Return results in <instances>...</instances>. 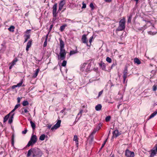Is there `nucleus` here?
<instances>
[{"mask_svg": "<svg viewBox=\"0 0 157 157\" xmlns=\"http://www.w3.org/2000/svg\"><path fill=\"white\" fill-rule=\"evenodd\" d=\"M113 65H114V64H113L112 65V67H113Z\"/></svg>", "mask_w": 157, "mask_h": 157, "instance_id": "64", "label": "nucleus"}, {"mask_svg": "<svg viewBox=\"0 0 157 157\" xmlns=\"http://www.w3.org/2000/svg\"><path fill=\"white\" fill-rule=\"evenodd\" d=\"M91 63H85L81 65L80 70L84 72H88L90 71Z\"/></svg>", "mask_w": 157, "mask_h": 157, "instance_id": "3", "label": "nucleus"}, {"mask_svg": "<svg viewBox=\"0 0 157 157\" xmlns=\"http://www.w3.org/2000/svg\"><path fill=\"white\" fill-rule=\"evenodd\" d=\"M102 126V124L101 123H99L98 124V126L96 128H97L98 130H99L101 128Z\"/></svg>", "mask_w": 157, "mask_h": 157, "instance_id": "39", "label": "nucleus"}, {"mask_svg": "<svg viewBox=\"0 0 157 157\" xmlns=\"http://www.w3.org/2000/svg\"><path fill=\"white\" fill-rule=\"evenodd\" d=\"M113 137H117L121 135L120 133L119 132L118 130L117 129L113 132Z\"/></svg>", "mask_w": 157, "mask_h": 157, "instance_id": "12", "label": "nucleus"}, {"mask_svg": "<svg viewBox=\"0 0 157 157\" xmlns=\"http://www.w3.org/2000/svg\"><path fill=\"white\" fill-rule=\"evenodd\" d=\"M119 105H118L117 106V108H118V109H119Z\"/></svg>", "mask_w": 157, "mask_h": 157, "instance_id": "62", "label": "nucleus"}, {"mask_svg": "<svg viewBox=\"0 0 157 157\" xmlns=\"http://www.w3.org/2000/svg\"><path fill=\"white\" fill-rule=\"evenodd\" d=\"M18 61V59L17 58H15L12 62L11 63H10V64H11L13 66L15 65L16 63Z\"/></svg>", "mask_w": 157, "mask_h": 157, "instance_id": "21", "label": "nucleus"}, {"mask_svg": "<svg viewBox=\"0 0 157 157\" xmlns=\"http://www.w3.org/2000/svg\"><path fill=\"white\" fill-rule=\"evenodd\" d=\"M78 52L77 50H72L71 51L70 53V56L74 55L76 53H77Z\"/></svg>", "mask_w": 157, "mask_h": 157, "instance_id": "30", "label": "nucleus"}, {"mask_svg": "<svg viewBox=\"0 0 157 157\" xmlns=\"http://www.w3.org/2000/svg\"><path fill=\"white\" fill-rule=\"evenodd\" d=\"M67 64V61L65 60H63L62 63L61 65L62 66L65 67Z\"/></svg>", "mask_w": 157, "mask_h": 157, "instance_id": "37", "label": "nucleus"}, {"mask_svg": "<svg viewBox=\"0 0 157 157\" xmlns=\"http://www.w3.org/2000/svg\"><path fill=\"white\" fill-rule=\"evenodd\" d=\"M45 135L44 134H42L41 135L39 138L40 140L43 141L45 139Z\"/></svg>", "mask_w": 157, "mask_h": 157, "instance_id": "32", "label": "nucleus"}, {"mask_svg": "<svg viewBox=\"0 0 157 157\" xmlns=\"http://www.w3.org/2000/svg\"><path fill=\"white\" fill-rule=\"evenodd\" d=\"M53 25H50V28H49L50 31L52 30V29L53 27Z\"/></svg>", "mask_w": 157, "mask_h": 157, "instance_id": "57", "label": "nucleus"}, {"mask_svg": "<svg viewBox=\"0 0 157 157\" xmlns=\"http://www.w3.org/2000/svg\"><path fill=\"white\" fill-rule=\"evenodd\" d=\"M82 9H85L86 7V5L83 2L82 3Z\"/></svg>", "mask_w": 157, "mask_h": 157, "instance_id": "44", "label": "nucleus"}, {"mask_svg": "<svg viewBox=\"0 0 157 157\" xmlns=\"http://www.w3.org/2000/svg\"><path fill=\"white\" fill-rule=\"evenodd\" d=\"M14 115V113H13L11 115L9 119L8 123H9L11 124L13 121V116Z\"/></svg>", "mask_w": 157, "mask_h": 157, "instance_id": "16", "label": "nucleus"}, {"mask_svg": "<svg viewBox=\"0 0 157 157\" xmlns=\"http://www.w3.org/2000/svg\"><path fill=\"white\" fill-rule=\"evenodd\" d=\"M20 106V104H17L14 107V109H17Z\"/></svg>", "mask_w": 157, "mask_h": 157, "instance_id": "48", "label": "nucleus"}, {"mask_svg": "<svg viewBox=\"0 0 157 157\" xmlns=\"http://www.w3.org/2000/svg\"><path fill=\"white\" fill-rule=\"evenodd\" d=\"M148 33L149 34L154 35L156 34V33L152 32L151 31H149L148 32Z\"/></svg>", "mask_w": 157, "mask_h": 157, "instance_id": "42", "label": "nucleus"}, {"mask_svg": "<svg viewBox=\"0 0 157 157\" xmlns=\"http://www.w3.org/2000/svg\"><path fill=\"white\" fill-rule=\"evenodd\" d=\"M99 65L101 67L102 70H105L106 65L104 63L102 62L99 64Z\"/></svg>", "mask_w": 157, "mask_h": 157, "instance_id": "24", "label": "nucleus"}, {"mask_svg": "<svg viewBox=\"0 0 157 157\" xmlns=\"http://www.w3.org/2000/svg\"><path fill=\"white\" fill-rule=\"evenodd\" d=\"M83 110H81L79 112L78 114L77 117L78 116H80L79 117V119L81 117L82 115V113Z\"/></svg>", "mask_w": 157, "mask_h": 157, "instance_id": "36", "label": "nucleus"}, {"mask_svg": "<svg viewBox=\"0 0 157 157\" xmlns=\"http://www.w3.org/2000/svg\"><path fill=\"white\" fill-rule=\"evenodd\" d=\"M157 114V109L154 113L151 114L149 117V119H151L154 117Z\"/></svg>", "mask_w": 157, "mask_h": 157, "instance_id": "19", "label": "nucleus"}, {"mask_svg": "<svg viewBox=\"0 0 157 157\" xmlns=\"http://www.w3.org/2000/svg\"><path fill=\"white\" fill-rule=\"evenodd\" d=\"M59 41L60 49L59 54H58V59L59 60H63L65 58L66 52L64 49V44L63 41L61 39L59 40Z\"/></svg>", "mask_w": 157, "mask_h": 157, "instance_id": "2", "label": "nucleus"}, {"mask_svg": "<svg viewBox=\"0 0 157 157\" xmlns=\"http://www.w3.org/2000/svg\"><path fill=\"white\" fill-rule=\"evenodd\" d=\"M32 41L31 40H29L28 41L27 43L26 47V50L27 52L29 50V48H30L32 45Z\"/></svg>", "mask_w": 157, "mask_h": 157, "instance_id": "14", "label": "nucleus"}, {"mask_svg": "<svg viewBox=\"0 0 157 157\" xmlns=\"http://www.w3.org/2000/svg\"><path fill=\"white\" fill-rule=\"evenodd\" d=\"M29 105V102L27 101H24L23 102L22 105L25 106Z\"/></svg>", "mask_w": 157, "mask_h": 157, "instance_id": "34", "label": "nucleus"}, {"mask_svg": "<svg viewBox=\"0 0 157 157\" xmlns=\"http://www.w3.org/2000/svg\"><path fill=\"white\" fill-rule=\"evenodd\" d=\"M23 83V80H21L20 82L18 83L17 85V87H20L22 86H24L25 85L24 84L23 86H22V84Z\"/></svg>", "mask_w": 157, "mask_h": 157, "instance_id": "28", "label": "nucleus"}, {"mask_svg": "<svg viewBox=\"0 0 157 157\" xmlns=\"http://www.w3.org/2000/svg\"><path fill=\"white\" fill-rule=\"evenodd\" d=\"M82 40L83 43L86 44L88 46V41L87 40L86 35V34H84L82 35Z\"/></svg>", "mask_w": 157, "mask_h": 157, "instance_id": "13", "label": "nucleus"}, {"mask_svg": "<svg viewBox=\"0 0 157 157\" xmlns=\"http://www.w3.org/2000/svg\"><path fill=\"white\" fill-rule=\"evenodd\" d=\"M30 35L29 34H26L24 36V37H25V40L24 41V42H26L27 40L29 39Z\"/></svg>", "mask_w": 157, "mask_h": 157, "instance_id": "27", "label": "nucleus"}, {"mask_svg": "<svg viewBox=\"0 0 157 157\" xmlns=\"http://www.w3.org/2000/svg\"><path fill=\"white\" fill-rule=\"evenodd\" d=\"M90 6L91 8V10H93L94 9V6L92 3H91L90 5Z\"/></svg>", "mask_w": 157, "mask_h": 157, "instance_id": "40", "label": "nucleus"}, {"mask_svg": "<svg viewBox=\"0 0 157 157\" xmlns=\"http://www.w3.org/2000/svg\"><path fill=\"white\" fill-rule=\"evenodd\" d=\"M110 116H108L106 117L105 118V121H106L107 122L110 121Z\"/></svg>", "mask_w": 157, "mask_h": 157, "instance_id": "43", "label": "nucleus"}, {"mask_svg": "<svg viewBox=\"0 0 157 157\" xmlns=\"http://www.w3.org/2000/svg\"><path fill=\"white\" fill-rule=\"evenodd\" d=\"M23 109H24V112L25 113H27L29 112L27 109L24 108H23Z\"/></svg>", "mask_w": 157, "mask_h": 157, "instance_id": "53", "label": "nucleus"}, {"mask_svg": "<svg viewBox=\"0 0 157 157\" xmlns=\"http://www.w3.org/2000/svg\"><path fill=\"white\" fill-rule=\"evenodd\" d=\"M31 30L30 29L27 30L26 31L25 33L27 34H29Z\"/></svg>", "mask_w": 157, "mask_h": 157, "instance_id": "52", "label": "nucleus"}, {"mask_svg": "<svg viewBox=\"0 0 157 157\" xmlns=\"http://www.w3.org/2000/svg\"><path fill=\"white\" fill-rule=\"evenodd\" d=\"M16 109L14 108L9 114H10V115L13 114V112L15 111Z\"/></svg>", "mask_w": 157, "mask_h": 157, "instance_id": "49", "label": "nucleus"}, {"mask_svg": "<svg viewBox=\"0 0 157 157\" xmlns=\"http://www.w3.org/2000/svg\"><path fill=\"white\" fill-rule=\"evenodd\" d=\"M134 62L135 63H137L138 64H140L141 63V62L140 60L137 58H135L134 59Z\"/></svg>", "mask_w": 157, "mask_h": 157, "instance_id": "26", "label": "nucleus"}, {"mask_svg": "<svg viewBox=\"0 0 157 157\" xmlns=\"http://www.w3.org/2000/svg\"><path fill=\"white\" fill-rule=\"evenodd\" d=\"M48 34L46 36L45 41L44 42L43 45L44 47H46L47 45V40L48 38Z\"/></svg>", "mask_w": 157, "mask_h": 157, "instance_id": "29", "label": "nucleus"}, {"mask_svg": "<svg viewBox=\"0 0 157 157\" xmlns=\"http://www.w3.org/2000/svg\"><path fill=\"white\" fill-rule=\"evenodd\" d=\"M57 4L56 3L52 7V14L54 17H56L57 14Z\"/></svg>", "mask_w": 157, "mask_h": 157, "instance_id": "10", "label": "nucleus"}, {"mask_svg": "<svg viewBox=\"0 0 157 157\" xmlns=\"http://www.w3.org/2000/svg\"><path fill=\"white\" fill-rule=\"evenodd\" d=\"M39 71L40 69L39 68H38L36 70L35 72L33 74V77L34 78H35L37 77Z\"/></svg>", "mask_w": 157, "mask_h": 157, "instance_id": "23", "label": "nucleus"}, {"mask_svg": "<svg viewBox=\"0 0 157 157\" xmlns=\"http://www.w3.org/2000/svg\"><path fill=\"white\" fill-rule=\"evenodd\" d=\"M51 125H48L47 126V127H48V129L50 128H51Z\"/></svg>", "mask_w": 157, "mask_h": 157, "instance_id": "59", "label": "nucleus"}, {"mask_svg": "<svg viewBox=\"0 0 157 157\" xmlns=\"http://www.w3.org/2000/svg\"><path fill=\"white\" fill-rule=\"evenodd\" d=\"M65 4V2L64 0L61 1L59 4L58 11H61Z\"/></svg>", "mask_w": 157, "mask_h": 157, "instance_id": "11", "label": "nucleus"}, {"mask_svg": "<svg viewBox=\"0 0 157 157\" xmlns=\"http://www.w3.org/2000/svg\"><path fill=\"white\" fill-rule=\"evenodd\" d=\"M101 108L102 106L101 105L99 104L95 106V109L96 110L99 111L101 109Z\"/></svg>", "mask_w": 157, "mask_h": 157, "instance_id": "17", "label": "nucleus"}, {"mask_svg": "<svg viewBox=\"0 0 157 157\" xmlns=\"http://www.w3.org/2000/svg\"><path fill=\"white\" fill-rule=\"evenodd\" d=\"M97 129H98L96 128H94L93 131L92 132L91 135H93L97 131H98Z\"/></svg>", "mask_w": 157, "mask_h": 157, "instance_id": "33", "label": "nucleus"}, {"mask_svg": "<svg viewBox=\"0 0 157 157\" xmlns=\"http://www.w3.org/2000/svg\"><path fill=\"white\" fill-rule=\"evenodd\" d=\"M30 123L31 126L33 129V130H34L36 128V124L34 123L32 121H30Z\"/></svg>", "mask_w": 157, "mask_h": 157, "instance_id": "22", "label": "nucleus"}, {"mask_svg": "<svg viewBox=\"0 0 157 157\" xmlns=\"http://www.w3.org/2000/svg\"><path fill=\"white\" fill-rule=\"evenodd\" d=\"M65 22H69L74 23V21L73 20L68 19H66L65 20Z\"/></svg>", "mask_w": 157, "mask_h": 157, "instance_id": "41", "label": "nucleus"}, {"mask_svg": "<svg viewBox=\"0 0 157 157\" xmlns=\"http://www.w3.org/2000/svg\"><path fill=\"white\" fill-rule=\"evenodd\" d=\"M27 129H25L24 131H23L22 132V133L23 134H25L27 133Z\"/></svg>", "mask_w": 157, "mask_h": 157, "instance_id": "50", "label": "nucleus"}, {"mask_svg": "<svg viewBox=\"0 0 157 157\" xmlns=\"http://www.w3.org/2000/svg\"><path fill=\"white\" fill-rule=\"evenodd\" d=\"M61 121L60 120H58L56 123L51 128V130L53 131L54 130L58 128L60 125Z\"/></svg>", "mask_w": 157, "mask_h": 157, "instance_id": "9", "label": "nucleus"}, {"mask_svg": "<svg viewBox=\"0 0 157 157\" xmlns=\"http://www.w3.org/2000/svg\"><path fill=\"white\" fill-rule=\"evenodd\" d=\"M106 61L108 63H110L112 62L111 59L109 57H107L106 58Z\"/></svg>", "mask_w": 157, "mask_h": 157, "instance_id": "35", "label": "nucleus"}, {"mask_svg": "<svg viewBox=\"0 0 157 157\" xmlns=\"http://www.w3.org/2000/svg\"><path fill=\"white\" fill-rule=\"evenodd\" d=\"M105 1L106 2H110L112 1V0H105Z\"/></svg>", "mask_w": 157, "mask_h": 157, "instance_id": "56", "label": "nucleus"}, {"mask_svg": "<svg viewBox=\"0 0 157 157\" xmlns=\"http://www.w3.org/2000/svg\"><path fill=\"white\" fill-rule=\"evenodd\" d=\"M42 155V153L41 150L35 147L29 150L27 156L28 157H41Z\"/></svg>", "mask_w": 157, "mask_h": 157, "instance_id": "1", "label": "nucleus"}, {"mask_svg": "<svg viewBox=\"0 0 157 157\" xmlns=\"http://www.w3.org/2000/svg\"><path fill=\"white\" fill-rule=\"evenodd\" d=\"M132 15H130L128 17V23L130 22L131 21V19L132 18Z\"/></svg>", "mask_w": 157, "mask_h": 157, "instance_id": "38", "label": "nucleus"}, {"mask_svg": "<svg viewBox=\"0 0 157 157\" xmlns=\"http://www.w3.org/2000/svg\"><path fill=\"white\" fill-rule=\"evenodd\" d=\"M93 38V36H91L90 38V39H89V42L90 44V45L91 44V42L92 41V40Z\"/></svg>", "mask_w": 157, "mask_h": 157, "instance_id": "47", "label": "nucleus"}, {"mask_svg": "<svg viewBox=\"0 0 157 157\" xmlns=\"http://www.w3.org/2000/svg\"><path fill=\"white\" fill-rule=\"evenodd\" d=\"M13 66L11 64L10 66L9 67V69H12V67Z\"/></svg>", "mask_w": 157, "mask_h": 157, "instance_id": "58", "label": "nucleus"}, {"mask_svg": "<svg viewBox=\"0 0 157 157\" xmlns=\"http://www.w3.org/2000/svg\"><path fill=\"white\" fill-rule=\"evenodd\" d=\"M15 28V27L14 26L11 25L8 28V29L10 32H14Z\"/></svg>", "mask_w": 157, "mask_h": 157, "instance_id": "25", "label": "nucleus"}, {"mask_svg": "<svg viewBox=\"0 0 157 157\" xmlns=\"http://www.w3.org/2000/svg\"><path fill=\"white\" fill-rule=\"evenodd\" d=\"M157 114V109L154 113L151 114L149 117V119H151L154 117Z\"/></svg>", "mask_w": 157, "mask_h": 157, "instance_id": "20", "label": "nucleus"}, {"mask_svg": "<svg viewBox=\"0 0 157 157\" xmlns=\"http://www.w3.org/2000/svg\"><path fill=\"white\" fill-rule=\"evenodd\" d=\"M147 24V23H150V22L149 21H147L145 20H143Z\"/></svg>", "mask_w": 157, "mask_h": 157, "instance_id": "60", "label": "nucleus"}, {"mask_svg": "<svg viewBox=\"0 0 157 157\" xmlns=\"http://www.w3.org/2000/svg\"><path fill=\"white\" fill-rule=\"evenodd\" d=\"M143 28H144V27H141L140 29V30H142L143 29Z\"/></svg>", "mask_w": 157, "mask_h": 157, "instance_id": "61", "label": "nucleus"}, {"mask_svg": "<svg viewBox=\"0 0 157 157\" xmlns=\"http://www.w3.org/2000/svg\"><path fill=\"white\" fill-rule=\"evenodd\" d=\"M107 140V139H106L104 141V143L102 144V145L101 147V148H102L105 145V144L106 143Z\"/></svg>", "mask_w": 157, "mask_h": 157, "instance_id": "51", "label": "nucleus"}, {"mask_svg": "<svg viewBox=\"0 0 157 157\" xmlns=\"http://www.w3.org/2000/svg\"><path fill=\"white\" fill-rule=\"evenodd\" d=\"M78 137L77 136H74V138L73 139V140L75 141L77 147H78Z\"/></svg>", "mask_w": 157, "mask_h": 157, "instance_id": "15", "label": "nucleus"}, {"mask_svg": "<svg viewBox=\"0 0 157 157\" xmlns=\"http://www.w3.org/2000/svg\"><path fill=\"white\" fill-rule=\"evenodd\" d=\"M37 140L36 136L35 135H32L26 146L29 147L31 145H33L36 142Z\"/></svg>", "mask_w": 157, "mask_h": 157, "instance_id": "5", "label": "nucleus"}, {"mask_svg": "<svg viewBox=\"0 0 157 157\" xmlns=\"http://www.w3.org/2000/svg\"><path fill=\"white\" fill-rule=\"evenodd\" d=\"M17 103H18V104H19V103L21 101V98L19 97H18L17 98Z\"/></svg>", "mask_w": 157, "mask_h": 157, "instance_id": "54", "label": "nucleus"}, {"mask_svg": "<svg viewBox=\"0 0 157 157\" xmlns=\"http://www.w3.org/2000/svg\"><path fill=\"white\" fill-rule=\"evenodd\" d=\"M157 86L156 85H154L153 86V90L155 91L157 90Z\"/></svg>", "mask_w": 157, "mask_h": 157, "instance_id": "45", "label": "nucleus"}, {"mask_svg": "<svg viewBox=\"0 0 157 157\" xmlns=\"http://www.w3.org/2000/svg\"><path fill=\"white\" fill-rule=\"evenodd\" d=\"M123 82L124 83L126 78L128 77V68L127 67H125L124 69V70L123 72Z\"/></svg>", "mask_w": 157, "mask_h": 157, "instance_id": "8", "label": "nucleus"}, {"mask_svg": "<svg viewBox=\"0 0 157 157\" xmlns=\"http://www.w3.org/2000/svg\"><path fill=\"white\" fill-rule=\"evenodd\" d=\"M157 153V144H156L154 147L151 151L150 157H153Z\"/></svg>", "mask_w": 157, "mask_h": 157, "instance_id": "7", "label": "nucleus"}, {"mask_svg": "<svg viewBox=\"0 0 157 157\" xmlns=\"http://www.w3.org/2000/svg\"><path fill=\"white\" fill-rule=\"evenodd\" d=\"M67 26L66 24H64L60 27V30L61 32H63L64 29L65 27Z\"/></svg>", "mask_w": 157, "mask_h": 157, "instance_id": "31", "label": "nucleus"}, {"mask_svg": "<svg viewBox=\"0 0 157 157\" xmlns=\"http://www.w3.org/2000/svg\"><path fill=\"white\" fill-rule=\"evenodd\" d=\"M10 115L9 114H8L6 115L5 116L4 118L3 123L6 122L8 119L9 118Z\"/></svg>", "mask_w": 157, "mask_h": 157, "instance_id": "18", "label": "nucleus"}, {"mask_svg": "<svg viewBox=\"0 0 157 157\" xmlns=\"http://www.w3.org/2000/svg\"><path fill=\"white\" fill-rule=\"evenodd\" d=\"M113 65H114V64H113L112 65V67H113Z\"/></svg>", "mask_w": 157, "mask_h": 157, "instance_id": "63", "label": "nucleus"}, {"mask_svg": "<svg viewBox=\"0 0 157 157\" xmlns=\"http://www.w3.org/2000/svg\"><path fill=\"white\" fill-rule=\"evenodd\" d=\"M125 155L126 157H134L135 155L133 152L130 151L128 149L126 150Z\"/></svg>", "mask_w": 157, "mask_h": 157, "instance_id": "6", "label": "nucleus"}, {"mask_svg": "<svg viewBox=\"0 0 157 157\" xmlns=\"http://www.w3.org/2000/svg\"><path fill=\"white\" fill-rule=\"evenodd\" d=\"M125 19L124 17L120 20L119 22V26L118 27L117 30L118 31L123 30L125 28Z\"/></svg>", "mask_w": 157, "mask_h": 157, "instance_id": "4", "label": "nucleus"}, {"mask_svg": "<svg viewBox=\"0 0 157 157\" xmlns=\"http://www.w3.org/2000/svg\"><path fill=\"white\" fill-rule=\"evenodd\" d=\"M16 87H17V86L16 85H13V86L12 87H11V88L12 89H14V88H15Z\"/></svg>", "mask_w": 157, "mask_h": 157, "instance_id": "55", "label": "nucleus"}, {"mask_svg": "<svg viewBox=\"0 0 157 157\" xmlns=\"http://www.w3.org/2000/svg\"><path fill=\"white\" fill-rule=\"evenodd\" d=\"M103 92V90H102L101 91L99 92L98 93V98H99V97H100L101 95L102 94Z\"/></svg>", "mask_w": 157, "mask_h": 157, "instance_id": "46", "label": "nucleus"}]
</instances>
